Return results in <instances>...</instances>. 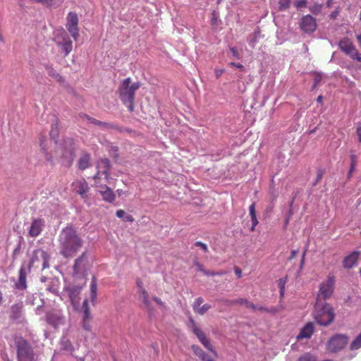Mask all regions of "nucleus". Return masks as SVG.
<instances>
[{
	"label": "nucleus",
	"instance_id": "obj_1",
	"mask_svg": "<svg viewBox=\"0 0 361 361\" xmlns=\"http://www.w3.org/2000/svg\"><path fill=\"white\" fill-rule=\"evenodd\" d=\"M83 240L72 226L63 228L59 235V254L65 258L73 257L82 247Z\"/></svg>",
	"mask_w": 361,
	"mask_h": 361
},
{
	"label": "nucleus",
	"instance_id": "obj_2",
	"mask_svg": "<svg viewBox=\"0 0 361 361\" xmlns=\"http://www.w3.org/2000/svg\"><path fill=\"white\" fill-rule=\"evenodd\" d=\"M97 172L93 176L97 192L102 195L103 201L107 203H113L116 198L114 191L112 190L106 184L102 183V176L106 182H109L111 178V161L109 159H102L97 163Z\"/></svg>",
	"mask_w": 361,
	"mask_h": 361
},
{
	"label": "nucleus",
	"instance_id": "obj_3",
	"mask_svg": "<svg viewBox=\"0 0 361 361\" xmlns=\"http://www.w3.org/2000/svg\"><path fill=\"white\" fill-rule=\"evenodd\" d=\"M140 87V82H133L130 78H125L119 85V97L130 112L134 111L135 92Z\"/></svg>",
	"mask_w": 361,
	"mask_h": 361
},
{
	"label": "nucleus",
	"instance_id": "obj_4",
	"mask_svg": "<svg viewBox=\"0 0 361 361\" xmlns=\"http://www.w3.org/2000/svg\"><path fill=\"white\" fill-rule=\"evenodd\" d=\"M313 317L317 324L327 326L335 319V313L331 305L317 300Z\"/></svg>",
	"mask_w": 361,
	"mask_h": 361
},
{
	"label": "nucleus",
	"instance_id": "obj_5",
	"mask_svg": "<svg viewBox=\"0 0 361 361\" xmlns=\"http://www.w3.org/2000/svg\"><path fill=\"white\" fill-rule=\"evenodd\" d=\"M15 343L17 350L18 361L36 360V355L34 353L33 348L28 341L19 336V338H16Z\"/></svg>",
	"mask_w": 361,
	"mask_h": 361
},
{
	"label": "nucleus",
	"instance_id": "obj_6",
	"mask_svg": "<svg viewBox=\"0 0 361 361\" xmlns=\"http://www.w3.org/2000/svg\"><path fill=\"white\" fill-rule=\"evenodd\" d=\"M54 41L56 46L62 49L64 56H68L73 50V41L71 39L66 30H57L54 34Z\"/></svg>",
	"mask_w": 361,
	"mask_h": 361
},
{
	"label": "nucleus",
	"instance_id": "obj_7",
	"mask_svg": "<svg viewBox=\"0 0 361 361\" xmlns=\"http://www.w3.org/2000/svg\"><path fill=\"white\" fill-rule=\"evenodd\" d=\"M349 342V338L345 334H336L331 336L326 344V349L331 353H336L344 349Z\"/></svg>",
	"mask_w": 361,
	"mask_h": 361
},
{
	"label": "nucleus",
	"instance_id": "obj_8",
	"mask_svg": "<svg viewBox=\"0 0 361 361\" xmlns=\"http://www.w3.org/2000/svg\"><path fill=\"white\" fill-rule=\"evenodd\" d=\"M50 255L42 248L34 250L29 263V267H39L42 269L49 267Z\"/></svg>",
	"mask_w": 361,
	"mask_h": 361
},
{
	"label": "nucleus",
	"instance_id": "obj_9",
	"mask_svg": "<svg viewBox=\"0 0 361 361\" xmlns=\"http://www.w3.org/2000/svg\"><path fill=\"white\" fill-rule=\"evenodd\" d=\"M335 288V278L334 275H329L326 280L320 284L317 300L328 299L331 297Z\"/></svg>",
	"mask_w": 361,
	"mask_h": 361
},
{
	"label": "nucleus",
	"instance_id": "obj_10",
	"mask_svg": "<svg viewBox=\"0 0 361 361\" xmlns=\"http://www.w3.org/2000/svg\"><path fill=\"white\" fill-rule=\"evenodd\" d=\"M338 47L342 51L347 54V56H350L352 59L361 61V54L359 53L356 47L353 45L351 39L349 38H343L340 39L338 42Z\"/></svg>",
	"mask_w": 361,
	"mask_h": 361
},
{
	"label": "nucleus",
	"instance_id": "obj_11",
	"mask_svg": "<svg viewBox=\"0 0 361 361\" xmlns=\"http://www.w3.org/2000/svg\"><path fill=\"white\" fill-rule=\"evenodd\" d=\"M78 22L79 20L77 13L72 11L68 12L66 27L75 40H77L80 37L79 28L78 26Z\"/></svg>",
	"mask_w": 361,
	"mask_h": 361
},
{
	"label": "nucleus",
	"instance_id": "obj_12",
	"mask_svg": "<svg viewBox=\"0 0 361 361\" xmlns=\"http://www.w3.org/2000/svg\"><path fill=\"white\" fill-rule=\"evenodd\" d=\"M88 269V254L87 250L75 258L73 264V274L85 275Z\"/></svg>",
	"mask_w": 361,
	"mask_h": 361
},
{
	"label": "nucleus",
	"instance_id": "obj_13",
	"mask_svg": "<svg viewBox=\"0 0 361 361\" xmlns=\"http://www.w3.org/2000/svg\"><path fill=\"white\" fill-rule=\"evenodd\" d=\"M71 188L73 191L78 194L81 198H87V192L90 188L85 178L78 179L77 180L72 182Z\"/></svg>",
	"mask_w": 361,
	"mask_h": 361
},
{
	"label": "nucleus",
	"instance_id": "obj_14",
	"mask_svg": "<svg viewBox=\"0 0 361 361\" xmlns=\"http://www.w3.org/2000/svg\"><path fill=\"white\" fill-rule=\"evenodd\" d=\"M317 27V23L316 22L315 18L313 16L307 14L301 18L300 22V28L303 30L305 32H307L308 34H311V32H314Z\"/></svg>",
	"mask_w": 361,
	"mask_h": 361
},
{
	"label": "nucleus",
	"instance_id": "obj_15",
	"mask_svg": "<svg viewBox=\"0 0 361 361\" xmlns=\"http://www.w3.org/2000/svg\"><path fill=\"white\" fill-rule=\"evenodd\" d=\"M63 150V157H69L73 160L76 152V142L73 137H66L61 145Z\"/></svg>",
	"mask_w": 361,
	"mask_h": 361
},
{
	"label": "nucleus",
	"instance_id": "obj_16",
	"mask_svg": "<svg viewBox=\"0 0 361 361\" xmlns=\"http://www.w3.org/2000/svg\"><path fill=\"white\" fill-rule=\"evenodd\" d=\"M46 321L52 326L57 327L65 322V316L62 312L51 311L46 314Z\"/></svg>",
	"mask_w": 361,
	"mask_h": 361
},
{
	"label": "nucleus",
	"instance_id": "obj_17",
	"mask_svg": "<svg viewBox=\"0 0 361 361\" xmlns=\"http://www.w3.org/2000/svg\"><path fill=\"white\" fill-rule=\"evenodd\" d=\"M45 226V221L42 218L33 219L28 230V234L31 238H36L41 234Z\"/></svg>",
	"mask_w": 361,
	"mask_h": 361
},
{
	"label": "nucleus",
	"instance_id": "obj_18",
	"mask_svg": "<svg viewBox=\"0 0 361 361\" xmlns=\"http://www.w3.org/2000/svg\"><path fill=\"white\" fill-rule=\"evenodd\" d=\"M314 331V324L311 323V322H308L305 326L301 329L299 334H298L296 338L298 341H300L302 338H310L312 335Z\"/></svg>",
	"mask_w": 361,
	"mask_h": 361
},
{
	"label": "nucleus",
	"instance_id": "obj_19",
	"mask_svg": "<svg viewBox=\"0 0 361 361\" xmlns=\"http://www.w3.org/2000/svg\"><path fill=\"white\" fill-rule=\"evenodd\" d=\"M68 292V296L71 300V304L74 307H77L79 300H80V287L75 286L72 287L71 288L66 289Z\"/></svg>",
	"mask_w": 361,
	"mask_h": 361
},
{
	"label": "nucleus",
	"instance_id": "obj_20",
	"mask_svg": "<svg viewBox=\"0 0 361 361\" xmlns=\"http://www.w3.org/2000/svg\"><path fill=\"white\" fill-rule=\"evenodd\" d=\"M48 75L52 77V78L54 79V80L59 82V83H64L66 82L65 78L63 76L60 75L59 73L55 68L53 67V66L51 65H45L44 66Z\"/></svg>",
	"mask_w": 361,
	"mask_h": 361
},
{
	"label": "nucleus",
	"instance_id": "obj_21",
	"mask_svg": "<svg viewBox=\"0 0 361 361\" xmlns=\"http://www.w3.org/2000/svg\"><path fill=\"white\" fill-rule=\"evenodd\" d=\"M23 309V302H18L14 305H12L11 307V317L13 319H18L22 315V312Z\"/></svg>",
	"mask_w": 361,
	"mask_h": 361
},
{
	"label": "nucleus",
	"instance_id": "obj_22",
	"mask_svg": "<svg viewBox=\"0 0 361 361\" xmlns=\"http://www.w3.org/2000/svg\"><path fill=\"white\" fill-rule=\"evenodd\" d=\"M359 252H354L347 255L343 261V267L351 268L354 266L358 259Z\"/></svg>",
	"mask_w": 361,
	"mask_h": 361
},
{
	"label": "nucleus",
	"instance_id": "obj_23",
	"mask_svg": "<svg viewBox=\"0 0 361 361\" xmlns=\"http://www.w3.org/2000/svg\"><path fill=\"white\" fill-rule=\"evenodd\" d=\"M16 286L20 290H25L27 288V275L24 267H21L19 271V279Z\"/></svg>",
	"mask_w": 361,
	"mask_h": 361
},
{
	"label": "nucleus",
	"instance_id": "obj_24",
	"mask_svg": "<svg viewBox=\"0 0 361 361\" xmlns=\"http://www.w3.org/2000/svg\"><path fill=\"white\" fill-rule=\"evenodd\" d=\"M91 157L90 154H83L80 157L78 166L79 169L85 170L88 169V167L91 166Z\"/></svg>",
	"mask_w": 361,
	"mask_h": 361
},
{
	"label": "nucleus",
	"instance_id": "obj_25",
	"mask_svg": "<svg viewBox=\"0 0 361 361\" xmlns=\"http://www.w3.org/2000/svg\"><path fill=\"white\" fill-rule=\"evenodd\" d=\"M99 127L104 128H114V130H116L118 132H130V130L126 129V128L119 127L118 125L111 124V123L108 122H102L100 121Z\"/></svg>",
	"mask_w": 361,
	"mask_h": 361
},
{
	"label": "nucleus",
	"instance_id": "obj_26",
	"mask_svg": "<svg viewBox=\"0 0 361 361\" xmlns=\"http://www.w3.org/2000/svg\"><path fill=\"white\" fill-rule=\"evenodd\" d=\"M199 341L202 343V344L204 345L205 348L216 355V351H214L212 348V344H211L209 338H207L206 334L203 331H202V334H200Z\"/></svg>",
	"mask_w": 361,
	"mask_h": 361
},
{
	"label": "nucleus",
	"instance_id": "obj_27",
	"mask_svg": "<svg viewBox=\"0 0 361 361\" xmlns=\"http://www.w3.org/2000/svg\"><path fill=\"white\" fill-rule=\"evenodd\" d=\"M249 213L252 224H253L254 226H257L259 222L256 215V203L250 204L249 206Z\"/></svg>",
	"mask_w": 361,
	"mask_h": 361
},
{
	"label": "nucleus",
	"instance_id": "obj_28",
	"mask_svg": "<svg viewBox=\"0 0 361 361\" xmlns=\"http://www.w3.org/2000/svg\"><path fill=\"white\" fill-rule=\"evenodd\" d=\"M139 298L145 305V307H151V302L149 300V294L145 288L144 290H142V293L139 295Z\"/></svg>",
	"mask_w": 361,
	"mask_h": 361
},
{
	"label": "nucleus",
	"instance_id": "obj_29",
	"mask_svg": "<svg viewBox=\"0 0 361 361\" xmlns=\"http://www.w3.org/2000/svg\"><path fill=\"white\" fill-rule=\"evenodd\" d=\"M90 288V292H91V299L94 300L97 298V278L95 276H93L92 278Z\"/></svg>",
	"mask_w": 361,
	"mask_h": 361
},
{
	"label": "nucleus",
	"instance_id": "obj_30",
	"mask_svg": "<svg viewBox=\"0 0 361 361\" xmlns=\"http://www.w3.org/2000/svg\"><path fill=\"white\" fill-rule=\"evenodd\" d=\"M92 316L87 317V318H82L81 324L82 329L86 331H91L92 330Z\"/></svg>",
	"mask_w": 361,
	"mask_h": 361
},
{
	"label": "nucleus",
	"instance_id": "obj_31",
	"mask_svg": "<svg viewBox=\"0 0 361 361\" xmlns=\"http://www.w3.org/2000/svg\"><path fill=\"white\" fill-rule=\"evenodd\" d=\"M39 142H40V147L43 150L45 157L47 159H50L51 157L49 156L48 153V149H47V145L48 141L46 137L42 136L39 137Z\"/></svg>",
	"mask_w": 361,
	"mask_h": 361
},
{
	"label": "nucleus",
	"instance_id": "obj_32",
	"mask_svg": "<svg viewBox=\"0 0 361 361\" xmlns=\"http://www.w3.org/2000/svg\"><path fill=\"white\" fill-rule=\"evenodd\" d=\"M82 317H88L90 315H92L90 313V306H89V301L88 300H84L82 307Z\"/></svg>",
	"mask_w": 361,
	"mask_h": 361
},
{
	"label": "nucleus",
	"instance_id": "obj_33",
	"mask_svg": "<svg viewBox=\"0 0 361 361\" xmlns=\"http://www.w3.org/2000/svg\"><path fill=\"white\" fill-rule=\"evenodd\" d=\"M361 347V333L355 337V340L350 343V350H356Z\"/></svg>",
	"mask_w": 361,
	"mask_h": 361
},
{
	"label": "nucleus",
	"instance_id": "obj_34",
	"mask_svg": "<svg viewBox=\"0 0 361 361\" xmlns=\"http://www.w3.org/2000/svg\"><path fill=\"white\" fill-rule=\"evenodd\" d=\"M291 0H279V9L280 11L288 10L290 6Z\"/></svg>",
	"mask_w": 361,
	"mask_h": 361
},
{
	"label": "nucleus",
	"instance_id": "obj_35",
	"mask_svg": "<svg viewBox=\"0 0 361 361\" xmlns=\"http://www.w3.org/2000/svg\"><path fill=\"white\" fill-rule=\"evenodd\" d=\"M191 348L194 353L202 360V357L204 356V350H202L200 346L197 345V344H192Z\"/></svg>",
	"mask_w": 361,
	"mask_h": 361
},
{
	"label": "nucleus",
	"instance_id": "obj_36",
	"mask_svg": "<svg viewBox=\"0 0 361 361\" xmlns=\"http://www.w3.org/2000/svg\"><path fill=\"white\" fill-rule=\"evenodd\" d=\"M298 361H317V358L311 353H305L298 358Z\"/></svg>",
	"mask_w": 361,
	"mask_h": 361
},
{
	"label": "nucleus",
	"instance_id": "obj_37",
	"mask_svg": "<svg viewBox=\"0 0 361 361\" xmlns=\"http://www.w3.org/2000/svg\"><path fill=\"white\" fill-rule=\"evenodd\" d=\"M228 302L231 305L240 304V305H245L247 307L248 300L246 298H238L235 300H231V301H228Z\"/></svg>",
	"mask_w": 361,
	"mask_h": 361
},
{
	"label": "nucleus",
	"instance_id": "obj_38",
	"mask_svg": "<svg viewBox=\"0 0 361 361\" xmlns=\"http://www.w3.org/2000/svg\"><path fill=\"white\" fill-rule=\"evenodd\" d=\"M190 322H191V324H192V331H193V333L197 336L198 339H200V334H202V331L200 330V329L198 328L197 326H196L193 319H190Z\"/></svg>",
	"mask_w": 361,
	"mask_h": 361
},
{
	"label": "nucleus",
	"instance_id": "obj_39",
	"mask_svg": "<svg viewBox=\"0 0 361 361\" xmlns=\"http://www.w3.org/2000/svg\"><path fill=\"white\" fill-rule=\"evenodd\" d=\"M203 301H204V300H203L202 297H198L195 300L194 305H193V310L195 312H197V309H200V307H202L201 305L202 304Z\"/></svg>",
	"mask_w": 361,
	"mask_h": 361
},
{
	"label": "nucleus",
	"instance_id": "obj_40",
	"mask_svg": "<svg viewBox=\"0 0 361 361\" xmlns=\"http://www.w3.org/2000/svg\"><path fill=\"white\" fill-rule=\"evenodd\" d=\"M209 309H211V305H209V304H204L202 307H200V309H197V314H204Z\"/></svg>",
	"mask_w": 361,
	"mask_h": 361
},
{
	"label": "nucleus",
	"instance_id": "obj_41",
	"mask_svg": "<svg viewBox=\"0 0 361 361\" xmlns=\"http://www.w3.org/2000/svg\"><path fill=\"white\" fill-rule=\"evenodd\" d=\"M136 285L138 288L137 293L139 295H140V293L142 292V290L145 289L144 283H143L142 280H141V279H140V278H138L136 280Z\"/></svg>",
	"mask_w": 361,
	"mask_h": 361
},
{
	"label": "nucleus",
	"instance_id": "obj_42",
	"mask_svg": "<svg viewBox=\"0 0 361 361\" xmlns=\"http://www.w3.org/2000/svg\"><path fill=\"white\" fill-rule=\"evenodd\" d=\"M357 157L354 153V152H350V164L354 165V166L356 167L357 166Z\"/></svg>",
	"mask_w": 361,
	"mask_h": 361
},
{
	"label": "nucleus",
	"instance_id": "obj_43",
	"mask_svg": "<svg viewBox=\"0 0 361 361\" xmlns=\"http://www.w3.org/2000/svg\"><path fill=\"white\" fill-rule=\"evenodd\" d=\"M195 245L197 246L198 247H201L204 251V252H207V251L209 250L207 245L204 244V243L202 242H196L195 243Z\"/></svg>",
	"mask_w": 361,
	"mask_h": 361
},
{
	"label": "nucleus",
	"instance_id": "obj_44",
	"mask_svg": "<svg viewBox=\"0 0 361 361\" xmlns=\"http://www.w3.org/2000/svg\"><path fill=\"white\" fill-rule=\"evenodd\" d=\"M77 116L79 120H86L88 123H90V116L85 114V113H79V114Z\"/></svg>",
	"mask_w": 361,
	"mask_h": 361
},
{
	"label": "nucleus",
	"instance_id": "obj_45",
	"mask_svg": "<svg viewBox=\"0 0 361 361\" xmlns=\"http://www.w3.org/2000/svg\"><path fill=\"white\" fill-rule=\"evenodd\" d=\"M306 4L307 0H298V1L295 3V6H296L297 8H302L305 7Z\"/></svg>",
	"mask_w": 361,
	"mask_h": 361
},
{
	"label": "nucleus",
	"instance_id": "obj_46",
	"mask_svg": "<svg viewBox=\"0 0 361 361\" xmlns=\"http://www.w3.org/2000/svg\"><path fill=\"white\" fill-rule=\"evenodd\" d=\"M204 274H205V275H211V276L223 275V274H224V271L214 272V271H209V270H205L204 269Z\"/></svg>",
	"mask_w": 361,
	"mask_h": 361
},
{
	"label": "nucleus",
	"instance_id": "obj_47",
	"mask_svg": "<svg viewBox=\"0 0 361 361\" xmlns=\"http://www.w3.org/2000/svg\"><path fill=\"white\" fill-rule=\"evenodd\" d=\"M230 51L231 54L233 55V56L236 57L237 59H239V51L235 47H232L230 48Z\"/></svg>",
	"mask_w": 361,
	"mask_h": 361
},
{
	"label": "nucleus",
	"instance_id": "obj_48",
	"mask_svg": "<svg viewBox=\"0 0 361 361\" xmlns=\"http://www.w3.org/2000/svg\"><path fill=\"white\" fill-rule=\"evenodd\" d=\"M356 133L359 137V142H361V121L359 122L358 126L356 128Z\"/></svg>",
	"mask_w": 361,
	"mask_h": 361
},
{
	"label": "nucleus",
	"instance_id": "obj_49",
	"mask_svg": "<svg viewBox=\"0 0 361 361\" xmlns=\"http://www.w3.org/2000/svg\"><path fill=\"white\" fill-rule=\"evenodd\" d=\"M225 70L224 68H216L215 73H216V78H219L220 76L223 75Z\"/></svg>",
	"mask_w": 361,
	"mask_h": 361
},
{
	"label": "nucleus",
	"instance_id": "obj_50",
	"mask_svg": "<svg viewBox=\"0 0 361 361\" xmlns=\"http://www.w3.org/2000/svg\"><path fill=\"white\" fill-rule=\"evenodd\" d=\"M154 302H156L157 304L159 305L161 307H164L165 304L159 297L154 296L152 298Z\"/></svg>",
	"mask_w": 361,
	"mask_h": 361
},
{
	"label": "nucleus",
	"instance_id": "obj_51",
	"mask_svg": "<svg viewBox=\"0 0 361 361\" xmlns=\"http://www.w3.org/2000/svg\"><path fill=\"white\" fill-rule=\"evenodd\" d=\"M228 65L230 66H235L237 68H240L242 69V71H244V66L241 65V63H233V61H231V63H229Z\"/></svg>",
	"mask_w": 361,
	"mask_h": 361
},
{
	"label": "nucleus",
	"instance_id": "obj_52",
	"mask_svg": "<svg viewBox=\"0 0 361 361\" xmlns=\"http://www.w3.org/2000/svg\"><path fill=\"white\" fill-rule=\"evenodd\" d=\"M54 0H42V4L45 5V6L49 7L53 5Z\"/></svg>",
	"mask_w": 361,
	"mask_h": 361
},
{
	"label": "nucleus",
	"instance_id": "obj_53",
	"mask_svg": "<svg viewBox=\"0 0 361 361\" xmlns=\"http://www.w3.org/2000/svg\"><path fill=\"white\" fill-rule=\"evenodd\" d=\"M278 312H279V309L277 308V307H271L267 310V312H269L270 314H276Z\"/></svg>",
	"mask_w": 361,
	"mask_h": 361
},
{
	"label": "nucleus",
	"instance_id": "obj_54",
	"mask_svg": "<svg viewBox=\"0 0 361 361\" xmlns=\"http://www.w3.org/2000/svg\"><path fill=\"white\" fill-rule=\"evenodd\" d=\"M89 123H93L94 125H96V126H99V123H101V121H99V120L95 119V118L90 117Z\"/></svg>",
	"mask_w": 361,
	"mask_h": 361
},
{
	"label": "nucleus",
	"instance_id": "obj_55",
	"mask_svg": "<svg viewBox=\"0 0 361 361\" xmlns=\"http://www.w3.org/2000/svg\"><path fill=\"white\" fill-rule=\"evenodd\" d=\"M202 361H214L211 356L208 355V354L205 353L204 351Z\"/></svg>",
	"mask_w": 361,
	"mask_h": 361
},
{
	"label": "nucleus",
	"instance_id": "obj_56",
	"mask_svg": "<svg viewBox=\"0 0 361 361\" xmlns=\"http://www.w3.org/2000/svg\"><path fill=\"white\" fill-rule=\"evenodd\" d=\"M125 214V211L121 210V209L120 210H117L116 213L118 218H123Z\"/></svg>",
	"mask_w": 361,
	"mask_h": 361
},
{
	"label": "nucleus",
	"instance_id": "obj_57",
	"mask_svg": "<svg viewBox=\"0 0 361 361\" xmlns=\"http://www.w3.org/2000/svg\"><path fill=\"white\" fill-rule=\"evenodd\" d=\"M235 273L238 278H240L242 276V270L239 267H235Z\"/></svg>",
	"mask_w": 361,
	"mask_h": 361
},
{
	"label": "nucleus",
	"instance_id": "obj_58",
	"mask_svg": "<svg viewBox=\"0 0 361 361\" xmlns=\"http://www.w3.org/2000/svg\"><path fill=\"white\" fill-rule=\"evenodd\" d=\"M247 307H250L251 309L256 310H258V307L256 305L252 303V302L248 301V304H247Z\"/></svg>",
	"mask_w": 361,
	"mask_h": 361
},
{
	"label": "nucleus",
	"instance_id": "obj_59",
	"mask_svg": "<svg viewBox=\"0 0 361 361\" xmlns=\"http://www.w3.org/2000/svg\"><path fill=\"white\" fill-rule=\"evenodd\" d=\"M298 252V250H292L291 253H290V256L289 257V260H291V259L295 258V256H297Z\"/></svg>",
	"mask_w": 361,
	"mask_h": 361
},
{
	"label": "nucleus",
	"instance_id": "obj_60",
	"mask_svg": "<svg viewBox=\"0 0 361 361\" xmlns=\"http://www.w3.org/2000/svg\"><path fill=\"white\" fill-rule=\"evenodd\" d=\"M323 177V173L322 172H318L317 173V179H316V183L320 181V180L322 179V178ZM315 183V184H316Z\"/></svg>",
	"mask_w": 361,
	"mask_h": 361
},
{
	"label": "nucleus",
	"instance_id": "obj_61",
	"mask_svg": "<svg viewBox=\"0 0 361 361\" xmlns=\"http://www.w3.org/2000/svg\"><path fill=\"white\" fill-rule=\"evenodd\" d=\"M134 219L132 215H127L125 216V221H133Z\"/></svg>",
	"mask_w": 361,
	"mask_h": 361
},
{
	"label": "nucleus",
	"instance_id": "obj_62",
	"mask_svg": "<svg viewBox=\"0 0 361 361\" xmlns=\"http://www.w3.org/2000/svg\"><path fill=\"white\" fill-rule=\"evenodd\" d=\"M196 266H197L198 270H200L201 272L204 273V271H205V269H204L202 264H198V262H196Z\"/></svg>",
	"mask_w": 361,
	"mask_h": 361
},
{
	"label": "nucleus",
	"instance_id": "obj_63",
	"mask_svg": "<svg viewBox=\"0 0 361 361\" xmlns=\"http://www.w3.org/2000/svg\"><path fill=\"white\" fill-rule=\"evenodd\" d=\"M280 293H281V297H283V294H284V288H283V285L282 286H281L280 288Z\"/></svg>",
	"mask_w": 361,
	"mask_h": 361
},
{
	"label": "nucleus",
	"instance_id": "obj_64",
	"mask_svg": "<svg viewBox=\"0 0 361 361\" xmlns=\"http://www.w3.org/2000/svg\"><path fill=\"white\" fill-rule=\"evenodd\" d=\"M317 102L321 103L323 101V97L322 95H319L317 99Z\"/></svg>",
	"mask_w": 361,
	"mask_h": 361
}]
</instances>
